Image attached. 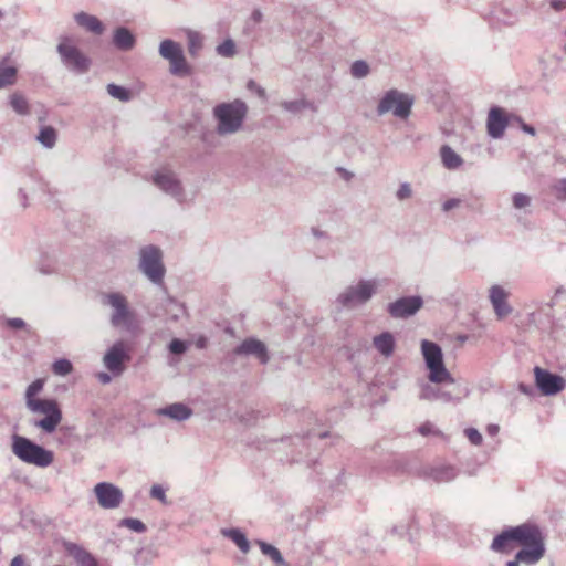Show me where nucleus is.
<instances>
[{
	"label": "nucleus",
	"instance_id": "obj_20",
	"mask_svg": "<svg viewBox=\"0 0 566 566\" xmlns=\"http://www.w3.org/2000/svg\"><path fill=\"white\" fill-rule=\"evenodd\" d=\"M507 293L500 285L490 289V301L497 317L503 318L512 313V307L506 302Z\"/></svg>",
	"mask_w": 566,
	"mask_h": 566
},
{
	"label": "nucleus",
	"instance_id": "obj_50",
	"mask_svg": "<svg viewBox=\"0 0 566 566\" xmlns=\"http://www.w3.org/2000/svg\"><path fill=\"white\" fill-rule=\"evenodd\" d=\"M6 324L12 329H22L27 326L25 322L19 317L7 318Z\"/></svg>",
	"mask_w": 566,
	"mask_h": 566
},
{
	"label": "nucleus",
	"instance_id": "obj_60",
	"mask_svg": "<svg viewBox=\"0 0 566 566\" xmlns=\"http://www.w3.org/2000/svg\"><path fill=\"white\" fill-rule=\"evenodd\" d=\"M499 431H500V427L497 424L492 423L486 427V432L490 436H496L499 433Z\"/></svg>",
	"mask_w": 566,
	"mask_h": 566
},
{
	"label": "nucleus",
	"instance_id": "obj_23",
	"mask_svg": "<svg viewBox=\"0 0 566 566\" xmlns=\"http://www.w3.org/2000/svg\"><path fill=\"white\" fill-rule=\"evenodd\" d=\"M373 345L385 357L394 354L396 340L390 332H382L373 338Z\"/></svg>",
	"mask_w": 566,
	"mask_h": 566
},
{
	"label": "nucleus",
	"instance_id": "obj_51",
	"mask_svg": "<svg viewBox=\"0 0 566 566\" xmlns=\"http://www.w3.org/2000/svg\"><path fill=\"white\" fill-rule=\"evenodd\" d=\"M461 203V200L458 199V198H451V199H448L446 200L443 203H442V210L448 212L457 207H459Z\"/></svg>",
	"mask_w": 566,
	"mask_h": 566
},
{
	"label": "nucleus",
	"instance_id": "obj_35",
	"mask_svg": "<svg viewBox=\"0 0 566 566\" xmlns=\"http://www.w3.org/2000/svg\"><path fill=\"white\" fill-rule=\"evenodd\" d=\"M9 103L12 109L19 115H28L30 113L28 99L19 92L11 94Z\"/></svg>",
	"mask_w": 566,
	"mask_h": 566
},
{
	"label": "nucleus",
	"instance_id": "obj_1",
	"mask_svg": "<svg viewBox=\"0 0 566 566\" xmlns=\"http://www.w3.org/2000/svg\"><path fill=\"white\" fill-rule=\"evenodd\" d=\"M521 545V549H534L545 545V536L538 525L523 523L517 526L505 527L492 541L490 549L494 553L507 555Z\"/></svg>",
	"mask_w": 566,
	"mask_h": 566
},
{
	"label": "nucleus",
	"instance_id": "obj_18",
	"mask_svg": "<svg viewBox=\"0 0 566 566\" xmlns=\"http://www.w3.org/2000/svg\"><path fill=\"white\" fill-rule=\"evenodd\" d=\"M509 125L505 112L501 107H492L488 115V134L492 138H501Z\"/></svg>",
	"mask_w": 566,
	"mask_h": 566
},
{
	"label": "nucleus",
	"instance_id": "obj_57",
	"mask_svg": "<svg viewBox=\"0 0 566 566\" xmlns=\"http://www.w3.org/2000/svg\"><path fill=\"white\" fill-rule=\"evenodd\" d=\"M263 14L259 9L253 10L250 21L258 24L262 21Z\"/></svg>",
	"mask_w": 566,
	"mask_h": 566
},
{
	"label": "nucleus",
	"instance_id": "obj_43",
	"mask_svg": "<svg viewBox=\"0 0 566 566\" xmlns=\"http://www.w3.org/2000/svg\"><path fill=\"white\" fill-rule=\"evenodd\" d=\"M168 348H169L170 353L174 354V355H182L184 353H186L188 346H187V343L185 340H181V339H178V338H174L169 343Z\"/></svg>",
	"mask_w": 566,
	"mask_h": 566
},
{
	"label": "nucleus",
	"instance_id": "obj_44",
	"mask_svg": "<svg viewBox=\"0 0 566 566\" xmlns=\"http://www.w3.org/2000/svg\"><path fill=\"white\" fill-rule=\"evenodd\" d=\"M415 524H416V520H415V517H412L410 524H408L407 526H405V525H399V526L395 525V526L391 527L390 533L391 534H399V535H401L402 533L406 532L409 535V541L413 542V535H412L411 530H412Z\"/></svg>",
	"mask_w": 566,
	"mask_h": 566
},
{
	"label": "nucleus",
	"instance_id": "obj_34",
	"mask_svg": "<svg viewBox=\"0 0 566 566\" xmlns=\"http://www.w3.org/2000/svg\"><path fill=\"white\" fill-rule=\"evenodd\" d=\"M187 44H188V52L192 57L198 56L200 50L203 45V39L202 35L193 30L187 31Z\"/></svg>",
	"mask_w": 566,
	"mask_h": 566
},
{
	"label": "nucleus",
	"instance_id": "obj_24",
	"mask_svg": "<svg viewBox=\"0 0 566 566\" xmlns=\"http://www.w3.org/2000/svg\"><path fill=\"white\" fill-rule=\"evenodd\" d=\"M419 398L421 400H429V401H443V402H450L452 401V395L448 391L441 390L440 388H437L430 384H422L420 388Z\"/></svg>",
	"mask_w": 566,
	"mask_h": 566
},
{
	"label": "nucleus",
	"instance_id": "obj_36",
	"mask_svg": "<svg viewBox=\"0 0 566 566\" xmlns=\"http://www.w3.org/2000/svg\"><path fill=\"white\" fill-rule=\"evenodd\" d=\"M106 90L112 97L120 102H128L132 97L130 92L126 87L116 85L114 83L108 84Z\"/></svg>",
	"mask_w": 566,
	"mask_h": 566
},
{
	"label": "nucleus",
	"instance_id": "obj_8",
	"mask_svg": "<svg viewBox=\"0 0 566 566\" xmlns=\"http://www.w3.org/2000/svg\"><path fill=\"white\" fill-rule=\"evenodd\" d=\"M413 103L415 99L411 95L392 88L380 98L376 112L378 116L392 113L397 118L407 119L411 114Z\"/></svg>",
	"mask_w": 566,
	"mask_h": 566
},
{
	"label": "nucleus",
	"instance_id": "obj_27",
	"mask_svg": "<svg viewBox=\"0 0 566 566\" xmlns=\"http://www.w3.org/2000/svg\"><path fill=\"white\" fill-rule=\"evenodd\" d=\"M10 57L6 56L0 62V88L13 85L17 82L18 69L14 65H9Z\"/></svg>",
	"mask_w": 566,
	"mask_h": 566
},
{
	"label": "nucleus",
	"instance_id": "obj_10",
	"mask_svg": "<svg viewBox=\"0 0 566 566\" xmlns=\"http://www.w3.org/2000/svg\"><path fill=\"white\" fill-rule=\"evenodd\" d=\"M70 42L71 40L67 36H62L57 45L62 63L73 72L78 74L86 73L90 69L91 60Z\"/></svg>",
	"mask_w": 566,
	"mask_h": 566
},
{
	"label": "nucleus",
	"instance_id": "obj_5",
	"mask_svg": "<svg viewBox=\"0 0 566 566\" xmlns=\"http://www.w3.org/2000/svg\"><path fill=\"white\" fill-rule=\"evenodd\" d=\"M421 354L423 356L426 367L429 371V381L433 384L454 382L452 375L446 368L442 349L437 343L422 339Z\"/></svg>",
	"mask_w": 566,
	"mask_h": 566
},
{
	"label": "nucleus",
	"instance_id": "obj_54",
	"mask_svg": "<svg viewBox=\"0 0 566 566\" xmlns=\"http://www.w3.org/2000/svg\"><path fill=\"white\" fill-rule=\"evenodd\" d=\"M518 390L522 394L530 396V397H532L534 395V388L531 385H526L524 382L518 384Z\"/></svg>",
	"mask_w": 566,
	"mask_h": 566
},
{
	"label": "nucleus",
	"instance_id": "obj_28",
	"mask_svg": "<svg viewBox=\"0 0 566 566\" xmlns=\"http://www.w3.org/2000/svg\"><path fill=\"white\" fill-rule=\"evenodd\" d=\"M458 475V470L451 465H443L431 468L429 471V478L438 483H446L454 480Z\"/></svg>",
	"mask_w": 566,
	"mask_h": 566
},
{
	"label": "nucleus",
	"instance_id": "obj_63",
	"mask_svg": "<svg viewBox=\"0 0 566 566\" xmlns=\"http://www.w3.org/2000/svg\"><path fill=\"white\" fill-rule=\"evenodd\" d=\"M19 197L21 199V203L25 207L27 206V193L22 189H19Z\"/></svg>",
	"mask_w": 566,
	"mask_h": 566
},
{
	"label": "nucleus",
	"instance_id": "obj_3",
	"mask_svg": "<svg viewBox=\"0 0 566 566\" xmlns=\"http://www.w3.org/2000/svg\"><path fill=\"white\" fill-rule=\"evenodd\" d=\"M104 306L112 310L109 323L115 328H123L133 333L136 327L135 312L130 308L127 297L119 292H107L101 295Z\"/></svg>",
	"mask_w": 566,
	"mask_h": 566
},
{
	"label": "nucleus",
	"instance_id": "obj_11",
	"mask_svg": "<svg viewBox=\"0 0 566 566\" xmlns=\"http://www.w3.org/2000/svg\"><path fill=\"white\" fill-rule=\"evenodd\" d=\"M159 54L163 59L169 61L171 74L177 76H188L191 74V69L185 59L179 43L170 39L161 41L159 45Z\"/></svg>",
	"mask_w": 566,
	"mask_h": 566
},
{
	"label": "nucleus",
	"instance_id": "obj_55",
	"mask_svg": "<svg viewBox=\"0 0 566 566\" xmlns=\"http://www.w3.org/2000/svg\"><path fill=\"white\" fill-rule=\"evenodd\" d=\"M518 120H520V127L524 133L532 135V136L536 135V130L532 125L524 123L522 119H518Z\"/></svg>",
	"mask_w": 566,
	"mask_h": 566
},
{
	"label": "nucleus",
	"instance_id": "obj_14",
	"mask_svg": "<svg viewBox=\"0 0 566 566\" xmlns=\"http://www.w3.org/2000/svg\"><path fill=\"white\" fill-rule=\"evenodd\" d=\"M130 359L125 345L122 340L114 343L103 357L104 366L108 371L117 377L125 370V361Z\"/></svg>",
	"mask_w": 566,
	"mask_h": 566
},
{
	"label": "nucleus",
	"instance_id": "obj_17",
	"mask_svg": "<svg viewBox=\"0 0 566 566\" xmlns=\"http://www.w3.org/2000/svg\"><path fill=\"white\" fill-rule=\"evenodd\" d=\"M233 354L242 357L253 356L263 365L268 364L270 360L265 344L254 337L244 339L233 349Z\"/></svg>",
	"mask_w": 566,
	"mask_h": 566
},
{
	"label": "nucleus",
	"instance_id": "obj_7",
	"mask_svg": "<svg viewBox=\"0 0 566 566\" xmlns=\"http://www.w3.org/2000/svg\"><path fill=\"white\" fill-rule=\"evenodd\" d=\"M33 413H42L44 418L32 421V424L42 429L45 433H52L56 430L62 420V411L54 399H35L25 405Z\"/></svg>",
	"mask_w": 566,
	"mask_h": 566
},
{
	"label": "nucleus",
	"instance_id": "obj_2",
	"mask_svg": "<svg viewBox=\"0 0 566 566\" xmlns=\"http://www.w3.org/2000/svg\"><path fill=\"white\" fill-rule=\"evenodd\" d=\"M248 105L240 98L220 103L212 109L217 120L216 132L220 136L233 135L240 132L248 115Z\"/></svg>",
	"mask_w": 566,
	"mask_h": 566
},
{
	"label": "nucleus",
	"instance_id": "obj_53",
	"mask_svg": "<svg viewBox=\"0 0 566 566\" xmlns=\"http://www.w3.org/2000/svg\"><path fill=\"white\" fill-rule=\"evenodd\" d=\"M336 171L338 172V175L346 181H350L353 178H354V172L347 170L346 168L344 167H337L336 168Z\"/></svg>",
	"mask_w": 566,
	"mask_h": 566
},
{
	"label": "nucleus",
	"instance_id": "obj_26",
	"mask_svg": "<svg viewBox=\"0 0 566 566\" xmlns=\"http://www.w3.org/2000/svg\"><path fill=\"white\" fill-rule=\"evenodd\" d=\"M76 23L85 30L94 33L102 34L104 32V25L95 15H91L85 12L75 14Z\"/></svg>",
	"mask_w": 566,
	"mask_h": 566
},
{
	"label": "nucleus",
	"instance_id": "obj_40",
	"mask_svg": "<svg viewBox=\"0 0 566 566\" xmlns=\"http://www.w3.org/2000/svg\"><path fill=\"white\" fill-rule=\"evenodd\" d=\"M216 51L220 56L232 57L235 54V43L233 40L227 39L217 46Z\"/></svg>",
	"mask_w": 566,
	"mask_h": 566
},
{
	"label": "nucleus",
	"instance_id": "obj_6",
	"mask_svg": "<svg viewBox=\"0 0 566 566\" xmlns=\"http://www.w3.org/2000/svg\"><path fill=\"white\" fill-rule=\"evenodd\" d=\"M377 280H359L356 284L347 286L335 300L338 310H354L368 303L377 293Z\"/></svg>",
	"mask_w": 566,
	"mask_h": 566
},
{
	"label": "nucleus",
	"instance_id": "obj_39",
	"mask_svg": "<svg viewBox=\"0 0 566 566\" xmlns=\"http://www.w3.org/2000/svg\"><path fill=\"white\" fill-rule=\"evenodd\" d=\"M43 379H35L34 381H32L25 390V405L29 403L30 400L38 399L36 395L43 390Z\"/></svg>",
	"mask_w": 566,
	"mask_h": 566
},
{
	"label": "nucleus",
	"instance_id": "obj_46",
	"mask_svg": "<svg viewBox=\"0 0 566 566\" xmlns=\"http://www.w3.org/2000/svg\"><path fill=\"white\" fill-rule=\"evenodd\" d=\"M412 196V188L409 182H401L398 190L396 191V198L399 201L409 199Z\"/></svg>",
	"mask_w": 566,
	"mask_h": 566
},
{
	"label": "nucleus",
	"instance_id": "obj_22",
	"mask_svg": "<svg viewBox=\"0 0 566 566\" xmlns=\"http://www.w3.org/2000/svg\"><path fill=\"white\" fill-rule=\"evenodd\" d=\"M66 553L72 556L78 566H97L96 558L82 546L66 542L64 543Z\"/></svg>",
	"mask_w": 566,
	"mask_h": 566
},
{
	"label": "nucleus",
	"instance_id": "obj_29",
	"mask_svg": "<svg viewBox=\"0 0 566 566\" xmlns=\"http://www.w3.org/2000/svg\"><path fill=\"white\" fill-rule=\"evenodd\" d=\"M440 156L442 164L447 169L454 170L463 164L461 156L457 154L449 145H443L440 148Z\"/></svg>",
	"mask_w": 566,
	"mask_h": 566
},
{
	"label": "nucleus",
	"instance_id": "obj_38",
	"mask_svg": "<svg viewBox=\"0 0 566 566\" xmlns=\"http://www.w3.org/2000/svg\"><path fill=\"white\" fill-rule=\"evenodd\" d=\"M369 72V65L364 60H357L350 66V74L355 78H364Z\"/></svg>",
	"mask_w": 566,
	"mask_h": 566
},
{
	"label": "nucleus",
	"instance_id": "obj_47",
	"mask_svg": "<svg viewBox=\"0 0 566 566\" xmlns=\"http://www.w3.org/2000/svg\"><path fill=\"white\" fill-rule=\"evenodd\" d=\"M150 496L153 499H156L158 500L159 502H161L163 504H166L167 503V496H166V490L159 485V484H154L151 488H150V492H149Z\"/></svg>",
	"mask_w": 566,
	"mask_h": 566
},
{
	"label": "nucleus",
	"instance_id": "obj_37",
	"mask_svg": "<svg viewBox=\"0 0 566 566\" xmlns=\"http://www.w3.org/2000/svg\"><path fill=\"white\" fill-rule=\"evenodd\" d=\"M73 370L72 363L66 358H60L55 360L52 365V371L57 376H66L71 374Z\"/></svg>",
	"mask_w": 566,
	"mask_h": 566
},
{
	"label": "nucleus",
	"instance_id": "obj_13",
	"mask_svg": "<svg viewBox=\"0 0 566 566\" xmlns=\"http://www.w3.org/2000/svg\"><path fill=\"white\" fill-rule=\"evenodd\" d=\"M533 371L535 386L544 396H555L566 387L565 379L557 374H553L539 366H535Z\"/></svg>",
	"mask_w": 566,
	"mask_h": 566
},
{
	"label": "nucleus",
	"instance_id": "obj_4",
	"mask_svg": "<svg viewBox=\"0 0 566 566\" xmlns=\"http://www.w3.org/2000/svg\"><path fill=\"white\" fill-rule=\"evenodd\" d=\"M12 452L21 461L39 468H46L54 461V453L52 451L18 434L12 437Z\"/></svg>",
	"mask_w": 566,
	"mask_h": 566
},
{
	"label": "nucleus",
	"instance_id": "obj_21",
	"mask_svg": "<svg viewBox=\"0 0 566 566\" xmlns=\"http://www.w3.org/2000/svg\"><path fill=\"white\" fill-rule=\"evenodd\" d=\"M192 413V409L182 402H175L156 410V415L168 417L178 422L188 420Z\"/></svg>",
	"mask_w": 566,
	"mask_h": 566
},
{
	"label": "nucleus",
	"instance_id": "obj_12",
	"mask_svg": "<svg viewBox=\"0 0 566 566\" xmlns=\"http://www.w3.org/2000/svg\"><path fill=\"white\" fill-rule=\"evenodd\" d=\"M153 184L166 195L172 197L179 203L185 200V190L176 172L163 168L153 174Z\"/></svg>",
	"mask_w": 566,
	"mask_h": 566
},
{
	"label": "nucleus",
	"instance_id": "obj_41",
	"mask_svg": "<svg viewBox=\"0 0 566 566\" xmlns=\"http://www.w3.org/2000/svg\"><path fill=\"white\" fill-rule=\"evenodd\" d=\"M120 525L125 526L136 533H144L146 532L147 527L144 522L137 518L133 517H126L120 521Z\"/></svg>",
	"mask_w": 566,
	"mask_h": 566
},
{
	"label": "nucleus",
	"instance_id": "obj_33",
	"mask_svg": "<svg viewBox=\"0 0 566 566\" xmlns=\"http://www.w3.org/2000/svg\"><path fill=\"white\" fill-rule=\"evenodd\" d=\"M281 107L291 114H298L306 108L316 111V107L313 105V103H311L304 98L295 99V101H284L281 103Z\"/></svg>",
	"mask_w": 566,
	"mask_h": 566
},
{
	"label": "nucleus",
	"instance_id": "obj_56",
	"mask_svg": "<svg viewBox=\"0 0 566 566\" xmlns=\"http://www.w3.org/2000/svg\"><path fill=\"white\" fill-rule=\"evenodd\" d=\"M551 7L556 11H562L566 8V0H552Z\"/></svg>",
	"mask_w": 566,
	"mask_h": 566
},
{
	"label": "nucleus",
	"instance_id": "obj_9",
	"mask_svg": "<svg viewBox=\"0 0 566 566\" xmlns=\"http://www.w3.org/2000/svg\"><path fill=\"white\" fill-rule=\"evenodd\" d=\"M139 269L155 284L163 282L165 268L159 248L147 245L140 249Z\"/></svg>",
	"mask_w": 566,
	"mask_h": 566
},
{
	"label": "nucleus",
	"instance_id": "obj_30",
	"mask_svg": "<svg viewBox=\"0 0 566 566\" xmlns=\"http://www.w3.org/2000/svg\"><path fill=\"white\" fill-rule=\"evenodd\" d=\"M222 535L231 539L242 553L247 554L250 551V543L245 534L239 528H224Z\"/></svg>",
	"mask_w": 566,
	"mask_h": 566
},
{
	"label": "nucleus",
	"instance_id": "obj_52",
	"mask_svg": "<svg viewBox=\"0 0 566 566\" xmlns=\"http://www.w3.org/2000/svg\"><path fill=\"white\" fill-rule=\"evenodd\" d=\"M247 86L250 91H254L260 97L265 96V90L258 85L253 80H250Z\"/></svg>",
	"mask_w": 566,
	"mask_h": 566
},
{
	"label": "nucleus",
	"instance_id": "obj_48",
	"mask_svg": "<svg viewBox=\"0 0 566 566\" xmlns=\"http://www.w3.org/2000/svg\"><path fill=\"white\" fill-rule=\"evenodd\" d=\"M555 196L559 200H566V179L558 180L554 186Z\"/></svg>",
	"mask_w": 566,
	"mask_h": 566
},
{
	"label": "nucleus",
	"instance_id": "obj_59",
	"mask_svg": "<svg viewBox=\"0 0 566 566\" xmlns=\"http://www.w3.org/2000/svg\"><path fill=\"white\" fill-rule=\"evenodd\" d=\"M97 378L104 385L109 384L112 381V375H109L107 373H99L97 375Z\"/></svg>",
	"mask_w": 566,
	"mask_h": 566
},
{
	"label": "nucleus",
	"instance_id": "obj_61",
	"mask_svg": "<svg viewBox=\"0 0 566 566\" xmlns=\"http://www.w3.org/2000/svg\"><path fill=\"white\" fill-rule=\"evenodd\" d=\"M312 233H313V235H314L315 238H317V239L327 238V234H326L324 231H322V230H319V229H317V228H313V229H312Z\"/></svg>",
	"mask_w": 566,
	"mask_h": 566
},
{
	"label": "nucleus",
	"instance_id": "obj_19",
	"mask_svg": "<svg viewBox=\"0 0 566 566\" xmlns=\"http://www.w3.org/2000/svg\"><path fill=\"white\" fill-rule=\"evenodd\" d=\"M546 553V545L542 547H535L534 549H520L514 559L509 560L506 566H534L536 565Z\"/></svg>",
	"mask_w": 566,
	"mask_h": 566
},
{
	"label": "nucleus",
	"instance_id": "obj_15",
	"mask_svg": "<svg viewBox=\"0 0 566 566\" xmlns=\"http://www.w3.org/2000/svg\"><path fill=\"white\" fill-rule=\"evenodd\" d=\"M423 306V300L419 295L403 296L387 306V312L392 318H408L415 315Z\"/></svg>",
	"mask_w": 566,
	"mask_h": 566
},
{
	"label": "nucleus",
	"instance_id": "obj_58",
	"mask_svg": "<svg viewBox=\"0 0 566 566\" xmlns=\"http://www.w3.org/2000/svg\"><path fill=\"white\" fill-rule=\"evenodd\" d=\"M11 566H30L21 555L15 556L11 560Z\"/></svg>",
	"mask_w": 566,
	"mask_h": 566
},
{
	"label": "nucleus",
	"instance_id": "obj_25",
	"mask_svg": "<svg viewBox=\"0 0 566 566\" xmlns=\"http://www.w3.org/2000/svg\"><path fill=\"white\" fill-rule=\"evenodd\" d=\"M113 43L120 51H129L134 48L136 39L127 28L119 27L114 31Z\"/></svg>",
	"mask_w": 566,
	"mask_h": 566
},
{
	"label": "nucleus",
	"instance_id": "obj_31",
	"mask_svg": "<svg viewBox=\"0 0 566 566\" xmlns=\"http://www.w3.org/2000/svg\"><path fill=\"white\" fill-rule=\"evenodd\" d=\"M57 134L52 126H42L36 136V140L45 148L51 149L55 146Z\"/></svg>",
	"mask_w": 566,
	"mask_h": 566
},
{
	"label": "nucleus",
	"instance_id": "obj_45",
	"mask_svg": "<svg viewBox=\"0 0 566 566\" xmlns=\"http://www.w3.org/2000/svg\"><path fill=\"white\" fill-rule=\"evenodd\" d=\"M464 436L468 438V440L473 446H481L482 444L483 438H482V434L480 433V431L478 429H475V428H467V429H464Z\"/></svg>",
	"mask_w": 566,
	"mask_h": 566
},
{
	"label": "nucleus",
	"instance_id": "obj_62",
	"mask_svg": "<svg viewBox=\"0 0 566 566\" xmlns=\"http://www.w3.org/2000/svg\"><path fill=\"white\" fill-rule=\"evenodd\" d=\"M39 269L40 272L43 274H52L54 272V268L50 265L41 264Z\"/></svg>",
	"mask_w": 566,
	"mask_h": 566
},
{
	"label": "nucleus",
	"instance_id": "obj_42",
	"mask_svg": "<svg viewBox=\"0 0 566 566\" xmlns=\"http://www.w3.org/2000/svg\"><path fill=\"white\" fill-rule=\"evenodd\" d=\"M512 201L515 209H523L531 205V197L522 192H516L513 195Z\"/></svg>",
	"mask_w": 566,
	"mask_h": 566
},
{
	"label": "nucleus",
	"instance_id": "obj_16",
	"mask_svg": "<svg viewBox=\"0 0 566 566\" xmlns=\"http://www.w3.org/2000/svg\"><path fill=\"white\" fill-rule=\"evenodd\" d=\"M98 504L106 510L118 507L123 502L122 490L113 483L99 482L94 488Z\"/></svg>",
	"mask_w": 566,
	"mask_h": 566
},
{
	"label": "nucleus",
	"instance_id": "obj_64",
	"mask_svg": "<svg viewBox=\"0 0 566 566\" xmlns=\"http://www.w3.org/2000/svg\"><path fill=\"white\" fill-rule=\"evenodd\" d=\"M207 345V339L205 337H200L198 340H197V347L198 348H205Z\"/></svg>",
	"mask_w": 566,
	"mask_h": 566
},
{
	"label": "nucleus",
	"instance_id": "obj_49",
	"mask_svg": "<svg viewBox=\"0 0 566 566\" xmlns=\"http://www.w3.org/2000/svg\"><path fill=\"white\" fill-rule=\"evenodd\" d=\"M418 432L422 436L439 434L440 432L430 422H424L418 428Z\"/></svg>",
	"mask_w": 566,
	"mask_h": 566
},
{
	"label": "nucleus",
	"instance_id": "obj_32",
	"mask_svg": "<svg viewBox=\"0 0 566 566\" xmlns=\"http://www.w3.org/2000/svg\"><path fill=\"white\" fill-rule=\"evenodd\" d=\"M256 543L263 555L270 557L277 566H286L285 559L275 546L263 541H258Z\"/></svg>",
	"mask_w": 566,
	"mask_h": 566
}]
</instances>
